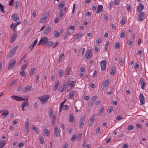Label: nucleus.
I'll use <instances>...</instances> for the list:
<instances>
[{
	"mask_svg": "<svg viewBox=\"0 0 148 148\" xmlns=\"http://www.w3.org/2000/svg\"><path fill=\"white\" fill-rule=\"evenodd\" d=\"M131 8L130 4L127 3L126 5V9L127 11L129 12Z\"/></svg>",
	"mask_w": 148,
	"mask_h": 148,
	"instance_id": "49",
	"label": "nucleus"
},
{
	"mask_svg": "<svg viewBox=\"0 0 148 148\" xmlns=\"http://www.w3.org/2000/svg\"><path fill=\"white\" fill-rule=\"evenodd\" d=\"M14 1V0H10V2L9 3V5L10 6H12L13 4V2Z\"/></svg>",
	"mask_w": 148,
	"mask_h": 148,
	"instance_id": "60",
	"label": "nucleus"
},
{
	"mask_svg": "<svg viewBox=\"0 0 148 148\" xmlns=\"http://www.w3.org/2000/svg\"><path fill=\"white\" fill-rule=\"evenodd\" d=\"M36 69L35 67H33L31 69L30 72V74L31 75H32L34 74V71Z\"/></svg>",
	"mask_w": 148,
	"mask_h": 148,
	"instance_id": "51",
	"label": "nucleus"
},
{
	"mask_svg": "<svg viewBox=\"0 0 148 148\" xmlns=\"http://www.w3.org/2000/svg\"><path fill=\"white\" fill-rule=\"evenodd\" d=\"M81 137L82 134L80 133L77 135V137H76V138L78 140H79L81 139Z\"/></svg>",
	"mask_w": 148,
	"mask_h": 148,
	"instance_id": "53",
	"label": "nucleus"
},
{
	"mask_svg": "<svg viewBox=\"0 0 148 148\" xmlns=\"http://www.w3.org/2000/svg\"><path fill=\"white\" fill-rule=\"evenodd\" d=\"M109 83V80H106L102 83V90L104 91L106 90L108 87V86Z\"/></svg>",
	"mask_w": 148,
	"mask_h": 148,
	"instance_id": "5",
	"label": "nucleus"
},
{
	"mask_svg": "<svg viewBox=\"0 0 148 148\" xmlns=\"http://www.w3.org/2000/svg\"><path fill=\"white\" fill-rule=\"evenodd\" d=\"M66 100V99H65L64 100L63 102H62L61 103L60 107V112H61V111L62 110V108L64 106V103H65V102Z\"/></svg>",
	"mask_w": 148,
	"mask_h": 148,
	"instance_id": "36",
	"label": "nucleus"
},
{
	"mask_svg": "<svg viewBox=\"0 0 148 148\" xmlns=\"http://www.w3.org/2000/svg\"><path fill=\"white\" fill-rule=\"evenodd\" d=\"M116 71V67L115 66H112L110 69V73L111 75H113L115 74Z\"/></svg>",
	"mask_w": 148,
	"mask_h": 148,
	"instance_id": "17",
	"label": "nucleus"
},
{
	"mask_svg": "<svg viewBox=\"0 0 148 148\" xmlns=\"http://www.w3.org/2000/svg\"><path fill=\"white\" fill-rule=\"evenodd\" d=\"M17 48L18 46H16L11 50L7 56V59H10L14 55Z\"/></svg>",
	"mask_w": 148,
	"mask_h": 148,
	"instance_id": "2",
	"label": "nucleus"
},
{
	"mask_svg": "<svg viewBox=\"0 0 148 148\" xmlns=\"http://www.w3.org/2000/svg\"><path fill=\"white\" fill-rule=\"evenodd\" d=\"M127 129L128 130H131L134 129V127L133 125H130L128 126Z\"/></svg>",
	"mask_w": 148,
	"mask_h": 148,
	"instance_id": "45",
	"label": "nucleus"
},
{
	"mask_svg": "<svg viewBox=\"0 0 148 148\" xmlns=\"http://www.w3.org/2000/svg\"><path fill=\"white\" fill-rule=\"evenodd\" d=\"M3 112L1 115V116L3 118L8 115L9 114V112L8 111L6 110H5V111L3 110Z\"/></svg>",
	"mask_w": 148,
	"mask_h": 148,
	"instance_id": "22",
	"label": "nucleus"
},
{
	"mask_svg": "<svg viewBox=\"0 0 148 148\" xmlns=\"http://www.w3.org/2000/svg\"><path fill=\"white\" fill-rule=\"evenodd\" d=\"M11 98L17 101H25V99L23 98L16 95H12L11 96Z\"/></svg>",
	"mask_w": 148,
	"mask_h": 148,
	"instance_id": "9",
	"label": "nucleus"
},
{
	"mask_svg": "<svg viewBox=\"0 0 148 148\" xmlns=\"http://www.w3.org/2000/svg\"><path fill=\"white\" fill-rule=\"evenodd\" d=\"M33 130L35 131L37 134H38V131L37 128L35 127H33Z\"/></svg>",
	"mask_w": 148,
	"mask_h": 148,
	"instance_id": "58",
	"label": "nucleus"
},
{
	"mask_svg": "<svg viewBox=\"0 0 148 148\" xmlns=\"http://www.w3.org/2000/svg\"><path fill=\"white\" fill-rule=\"evenodd\" d=\"M144 8V5L141 3H140L137 10V12H140Z\"/></svg>",
	"mask_w": 148,
	"mask_h": 148,
	"instance_id": "15",
	"label": "nucleus"
},
{
	"mask_svg": "<svg viewBox=\"0 0 148 148\" xmlns=\"http://www.w3.org/2000/svg\"><path fill=\"white\" fill-rule=\"evenodd\" d=\"M103 18L104 19L106 20L107 21L108 20V14H105L103 16Z\"/></svg>",
	"mask_w": 148,
	"mask_h": 148,
	"instance_id": "52",
	"label": "nucleus"
},
{
	"mask_svg": "<svg viewBox=\"0 0 148 148\" xmlns=\"http://www.w3.org/2000/svg\"><path fill=\"white\" fill-rule=\"evenodd\" d=\"M53 34L54 36L56 38L60 36V34L58 31H55Z\"/></svg>",
	"mask_w": 148,
	"mask_h": 148,
	"instance_id": "33",
	"label": "nucleus"
},
{
	"mask_svg": "<svg viewBox=\"0 0 148 148\" xmlns=\"http://www.w3.org/2000/svg\"><path fill=\"white\" fill-rule=\"evenodd\" d=\"M123 119V117L119 115L116 118V119L118 121L119 120L121 119Z\"/></svg>",
	"mask_w": 148,
	"mask_h": 148,
	"instance_id": "61",
	"label": "nucleus"
},
{
	"mask_svg": "<svg viewBox=\"0 0 148 148\" xmlns=\"http://www.w3.org/2000/svg\"><path fill=\"white\" fill-rule=\"evenodd\" d=\"M101 42V38H97L96 40V44L98 45L99 43H100Z\"/></svg>",
	"mask_w": 148,
	"mask_h": 148,
	"instance_id": "41",
	"label": "nucleus"
},
{
	"mask_svg": "<svg viewBox=\"0 0 148 148\" xmlns=\"http://www.w3.org/2000/svg\"><path fill=\"white\" fill-rule=\"evenodd\" d=\"M59 75L60 77H61L63 76V71L62 70H61L59 72Z\"/></svg>",
	"mask_w": 148,
	"mask_h": 148,
	"instance_id": "56",
	"label": "nucleus"
},
{
	"mask_svg": "<svg viewBox=\"0 0 148 148\" xmlns=\"http://www.w3.org/2000/svg\"><path fill=\"white\" fill-rule=\"evenodd\" d=\"M16 60H13L10 61L8 64V70H11L13 69L16 64Z\"/></svg>",
	"mask_w": 148,
	"mask_h": 148,
	"instance_id": "3",
	"label": "nucleus"
},
{
	"mask_svg": "<svg viewBox=\"0 0 148 148\" xmlns=\"http://www.w3.org/2000/svg\"><path fill=\"white\" fill-rule=\"evenodd\" d=\"M95 114H93L92 115L93 117H91L90 120V122L93 123V122L95 120V118L94 117L95 116Z\"/></svg>",
	"mask_w": 148,
	"mask_h": 148,
	"instance_id": "55",
	"label": "nucleus"
},
{
	"mask_svg": "<svg viewBox=\"0 0 148 148\" xmlns=\"http://www.w3.org/2000/svg\"><path fill=\"white\" fill-rule=\"evenodd\" d=\"M44 129L45 134H46V136H48L49 134V131L48 130H47L46 127H44Z\"/></svg>",
	"mask_w": 148,
	"mask_h": 148,
	"instance_id": "38",
	"label": "nucleus"
},
{
	"mask_svg": "<svg viewBox=\"0 0 148 148\" xmlns=\"http://www.w3.org/2000/svg\"><path fill=\"white\" fill-rule=\"evenodd\" d=\"M24 145V143L23 142L20 143L18 145L19 147L21 148Z\"/></svg>",
	"mask_w": 148,
	"mask_h": 148,
	"instance_id": "64",
	"label": "nucleus"
},
{
	"mask_svg": "<svg viewBox=\"0 0 148 148\" xmlns=\"http://www.w3.org/2000/svg\"><path fill=\"white\" fill-rule=\"evenodd\" d=\"M125 31L124 30H122L120 35V37L122 38H123L125 37Z\"/></svg>",
	"mask_w": 148,
	"mask_h": 148,
	"instance_id": "30",
	"label": "nucleus"
},
{
	"mask_svg": "<svg viewBox=\"0 0 148 148\" xmlns=\"http://www.w3.org/2000/svg\"><path fill=\"white\" fill-rule=\"evenodd\" d=\"M48 40V39L47 37H44L42 38L40 41L39 42L38 44L37 45H43L47 43Z\"/></svg>",
	"mask_w": 148,
	"mask_h": 148,
	"instance_id": "4",
	"label": "nucleus"
},
{
	"mask_svg": "<svg viewBox=\"0 0 148 148\" xmlns=\"http://www.w3.org/2000/svg\"><path fill=\"white\" fill-rule=\"evenodd\" d=\"M92 55V51L90 49L87 50L85 55V57L87 59H89Z\"/></svg>",
	"mask_w": 148,
	"mask_h": 148,
	"instance_id": "7",
	"label": "nucleus"
},
{
	"mask_svg": "<svg viewBox=\"0 0 148 148\" xmlns=\"http://www.w3.org/2000/svg\"><path fill=\"white\" fill-rule=\"evenodd\" d=\"M113 110V108L112 106H109L108 107V113H110Z\"/></svg>",
	"mask_w": 148,
	"mask_h": 148,
	"instance_id": "46",
	"label": "nucleus"
},
{
	"mask_svg": "<svg viewBox=\"0 0 148 148\" xmlns=\"http://www.w3.org/2000/svg\"><path fill=\"white\" fill-rule=\"evenodd\" d=\"M97 97V96H94L92 97L90 101V103L88 104L89 108H91L92 107V106L94 104L96 101Z\"/></svg>",
	"mask_w": 148,
	"mask_h": 148,
	"instance_id": "8",
	"label": "nucleus"
},
{
	"mask_svg": "<svg viewBox=\"0 0 148 148\" xmlns=\"http://www.w3.org/2000/svg\"><path fill=\"white\" fill-rule=\"evenodd\" d=\"M58 84H59V82H57L55 83L54 87V90L56 91L58 89Z\"/></svg>",
	"mask_w": 148,
	"mask_h": 148,
	"instance_id": "40",
	"label": "nucleus"
},
{
	"mask_svg": "<svg viewBox=\"0 0 148 148\" xmlns=\"http://www.w3.org/2000/svg\"><path fill=\"white\" fill-rule=\"evenodd\" d=\"M28 97L27 98H26L25 99V101L22 104L21 106L23 107L27 106H28L29 103L28 102Z\"/></svg>",
	"mask_w": 148,
	"mask_h": 148,
	"instance_id": "25",
	"label": "nucleus"
},
{
	"mask_svg": "<svg viewBox=\"0 0 148 148\" xmlns=\"http://www.w3.org/2000/svg\"><path fill=\"white\" fill-rule=\"evenodd\" d=\"M48 46H50L53 45L54 42L52 41H48L47 43Z\"/></svg>",
	"mask_w": 148,
	"mask_h": 148,
	"instance_id": "43",
	"label": "nucleus"
},
{
	"mask_svg": "<svg viewBox=\"0 0 148 148\" xmlns=\"http://www.w3.org/2000/svg\"><path fill=\"white\" fill-rule=\"evenodd\" d=\"M66 12V8L65 7L64 8V9H62L61 10L59 14V17L62 18L64 16V12Z\"/></svg>",
	"mask_w": 148,
	"mask_h": 148,
	"instance_id": "11",
	"label": "nucleus"
},
{
	"mask_svg": "<svg viewBox=\"0 0 148 148\" xmlns=\"http://www.w3.org/2000/svg\"><path fill=\"white\" fill-rule=\"evenodd\" d=\"M49 16V15L48 14H44L43 16V17L40 19V23H43L45 21H46V19H47Z\"/></svg>",
	"mask_w": 148,
	"mask_h": 148,
	"instance_id": "14",
	"label": "nucleus"
},
{
	"mask_svg": "<svg viewBox=\"0 0 148 148\" xmlns=\"http://www.w3.org/2000/svg\"><path fill=\"white\" fill-rule=\"evenodd\" d=\"M104 109V107L103 106L99 110L97 114V115H100L103 112Z\"/></svg>",
	"mask_w": 148,
	"mask_h": 148,
	"instance_id": "32",
	"label": "nucleus"
},
{
	"mask_svg": "<svg viewBox=\"0 0 148 148\" xmlns=\"http://www.w3.org/2000/svg\"><path fill=\"white\" fill-rule=\"evenodd\" d=\"M65 5V2L64 1H62L60 3L58 7V9H60L61 8L63 7Z\"/></svg>",
	"mask_w": 148,
	"mask_h": 148,
	"instance_id": "29",
	"label": "nucleus"
},
{
	"mask_svg": "<svg viewBox=\"0 0 148 148\" xmlns=\"http://www.w3.org/2000/svg\"><path fill=\"white\" fill-rule=\"evenodd\" d=\"M103 9V6L101 5H98L97 7V10L96 13L97 14L100 12Z\"/></svg>",
	"mask_w": 148,
	"mask_h": 148,
	"instance_id": "26",
	"label": "nucleus"
},
{
	"mask_svg": "<svg viewBox=\"0 0 148 148\" xmlns=\"http://www.w3.org/2000/svg\"><path fill=\"white\" fill-rule=\"evenodd\" d=\"M74 118V116L73 114H71L69 116V121L71 122H72L73 121V119Z\"/></svg>",
	"mask_w": 148,
	"mask_h": 148,
	"instance_id": "39",
	"label": "nucleus"
},
{
	"mask_svg": "<svg viewBox=\"0 0 148 148\" xmlns=\"http://www.w3.org/2000/svg\"><path fill=\"white\" fill-rule=\"evenodd\" d=\"M101 69L102 70H104L106 67V62L105 61H102L101 62Z\"/></svg>",
	"mask_w": 148,
	"mask_h": 148,
	"instance_id": "19",
	"label": "nucleus"
},
{
	"mask_svg": "<svg viewBox=\"0 0 148 148\" xmlns=\"http://www.w3.org/2000/svg\"><path fill=\"white\" fill-rule=\"evenodd\" d=\"M75 92L74 91H72L71 92H70L69 94V98L71 99L74 96Z\"/></svg>",
	"mask_w": 148,
	"mask_h": 148,
	"instance_id": "34",
	"label": "nucleus"
},
{
	"mask_svg": "<svg viewBox=\"0 0 148 148\" xmlns=\"http://www.w3.org/2000/svg\"><path fill=\"white\" fill-rule=\"evenodd\" d=\"M83 36V34L81 33H79L77 34H75L74 35V37L76 36V37L75 38V39H79Z\"/></svg>",
	"mask_w": 148,
	"mask_h": 148,
	"instance_id": "24",
	"label": "nucleus"
},
{
	"mask_svg": "<svg viewBox=\"0 0 148 148\" xmlns=\"http://www.w3.org/2000/svg\"><path fill=\"white\" fill-rule=\"evenodd\" d=\"M69 85H71V87H73L74 86V81H72L70 82V83L69 84Z\"/></svg>",
	"mask_w": 148,
	"mask_h": 148,
	"instance_id": "62",
	"label": "nucleus"
},
{
	"mask_svg": "<svg viewBox=\"0 0 148 148\" xmlns=\"http://www.w3.org/2000/svg\"><path fill=\"white\" fill-rule=\"evenodd\" d=\"M67 86V84H64L63 85V87H62L61 89H60V88H59L58 90L60 92H63L64 89H66Z\"/></svg>",
	"mask_w": 148,
	"mask_h": 148,
	"instance_id": "28",
	"label": "nucleus"
},
{
	"mask_svg": "<svg viewBox=\"0 0 148 148\" xmlns=\"http://www.w3.org/2000/svg\"><path fill=\"white\" fill-rule=\"evenodd\" d=\"M5 142L4 140L0 141V148H2L5 145Z\"/></svg>",
	"mask_w": 148,
	"mask_h": 148,
	"instance_id": "35",
	"label": "nucleus"
},
{
	"mask_svg": "<svg viewBox=\"0 0 148 148\" xmlns=\"http://www.w3.org/2000/svg\"><path fill=\"white\" fill-rule=\"evenodd\" d=\"M54 136L55 137H58L59 136L60 134L59 130L57 127H56L54 129Z\"/></svg>",
	"mask_w": 148,
	"mask_h": 148,
	"instance_id": "18",
	"label": "nucleus"
},
{
	"mask_svg": "<svg viewBox=\"0 0 148 148\" xmlns=\"http://www.w3.org/2000/svg\"><path fill=\"white\" fill-rule=\"evenodd\" d=\"M17 34L16 33H15L12 34L11 37L10 38V42L11 43H13L14 42L16 39L17 38Z\"/></svg>",
	"mask_w": 148,
	"mask_h": 148,
	"instance_id": "12",
	"label": "nucleus"
},
{
	"mask_svg": "<svg viewBox=\"0 0 148 148\" xmlns=\"http://www.w3.org/2000/svg\"><path fill=\"white\" fill-rule=\"evenodd\" d=\"M146 15L143 12H140L138 15V19L140 21L143 20L145 18Z\"/></svg>",
	"mask_w": 148,
	"mask_h": 148,
	"instance_id": "6",
	"label": "nucleus"
},
{
	"mask_svg": "<svg viewBox=\"0 0 148 148\" xmlns=\"http://www.w3.org/2000/svg\"><path fill=\"white\" fill-rule=\"evenodd\" d=\"M51 29V27L50 26H48L45 28L43 32L44 35H45L47 34Z\"/></svg>",
	"mask_w": 148,
	"mask_h": 148,
	"instance_id": "21",
	"label": "nucleus"
},
{
	"mask_svg": "<svg viewBox=\"0 0 148 148\" xmlns=\"http://www.w3.org/2000/svg\"><path fill=\"white\" fill-rule=\"evenodd\" d=\"M33 89L32 87L30 86H27L24 87L22 90L23 92H27Z\"/></svg>",
	"mask_w": 148,
	"mask_h": 148,
	"instance_id": "13",
	"label": "nucleus"
},
{
	"mask_svg": "<svg viewBox=\"0 0 148 148\" xmlns=\"http://www.w3.org/2000/svg\"><path fill=\"white\" fill-rule=\"evenodd\" d=\"M19 5V2L18 1H16L14 3V6L16 8H18Z\"/></svg>",
	"mask_w": 148,
	"mask_h": 148,
	"instance_id": "48",
	"label": "nucleus"
},
{
	"mask_svg": "<svg viewBox=\"0 0 148 148\" xmlns=\"http://www.w3.org/2000/svg\"><path fill=\"white\" fill-rule=\"evenodd\" d=\"M20 74L23 77L25 76L26 75L25 72L23 70L20 72Z\"/></svg>",
	"mask_w": 148,
	"mask_h": 148,
	"instance_id": "47",
	"label": "nucleus"
},
{
	"mask_svg": "<svg viewBox=\"0 0 148 148\" xmlns=\"http://www.w3.org/2000/svg\"><path fill=\"white\" fill-rule=\"evenodd\" d=\"M139 97L141 105L144 104L145 102V99L143 95L142 94L140 93L139 96Z\"/></svg>",
	"mask_w": 148,
	"mask_h": 148,
	"instance_id": "10",
	"label": "nucleus"
},
{
	"mask_svg": "<svg viewBox=\"0 0 148 148\" xmlns=\"http://www.w3.org/2000/svg\"><path fill=\"white\" fill-rule=\"evenodd\" d=\"M127 19L126 17H123L122 18L121 22V25H123L125 24L126 21Z\"/></svg>",
	"mask_w": 148,
	"mask_h": 148,
	"instance_id": "31",
	"label": "nucleus"
},
{
	"mask_svg": "<svg viewBox=\"0 0 148 148\" xmlns=\"http://www.w3.org/2000/svg\"><path fill=\"white\" fill-rule=\"evenodd\" d=\"M85 51V48H83L81 49L79 51L78 55L79 56L82 57Z\"/></svg>",
	"mask_w": 148,
	"mask_h": 148,
	"instance_id": "20",
	"label": "nucleus"
},
{
	"mask_svg": "<svg viewBox=\"0 0 148 148\" xmlns=\"http://www.w3.org/2000/svg\"><path fill=\"white\" fill-rule=\"evenodd\" d=\"M25 125L26 130H29V124L28 121H26Z\"/></svg>",
	"mask_w": 148,
	"mask_h": 148,
	"instance_id": "37",
	"label": "nucleus"
},
{
	"mask_svg": "<svg viewBox=\"0 0 148 148\" xmlns=\"http://www.w3.org/2000/svg\"><path fill=\"white\" fill-rule=\"evenodd\" d=\"M50 97V96L49 95H47L38 97V98L42 103H45Z\"/></svg>",
	"mask_w": 148,
	"mask_h": 148,
	"instance_id": "1",
	"label": "nucleus"
},
{
	"mask_svg": "<svg viewBox=\"0 0 148 148\" xmlns=\"http://www.w3.org/2000/svg\"><path fill=\"white\" fill-rule=\"evenodd\" d=\"M70 71V67H68L66 69V74L67 75H69V73Z\"/></svg>",
	"mask_w": 148,
	"mask_h": 148,
	"instance_id": "54",
	"label": "nucleus"
},
{
	"mask_svg": "<svg viewBox=\"0 0 148 148\" xmlns=\"http://www.w3.org/2000/svg\"><path fill=\"white\" fill-rule=\"evenodd\" d=\"M70 33L71 32H70L69 29H67L66 35V36H69L70 35Z\"/></svg>",
	"mask_w": 148,
	"mask_h": 148,
	"instance_id": "63",
	"label": "nucleus"
},
{
	"mask_svg": "<svg viewBox=\"0 0 148 148\" xmlns=\"http://www.w3.org/2000/svg\"><path fill=\"white\" fill-rule=\"evenodd\" d=\"M12 18L13 20L15 21H16L18 20H19V18L18 16L15 14H14L12 16Z\"/></svg>",
	"mask_w": 148,
	"mask_h": 148,
	"instance_id": "27",
	"label": "nucleus"
},
{
	"mask_svg": "<svg viewBox=\"0 0 148 148\" xmlns=\"http://www.w3.org/2000/svg\"><path fill=\"white\" fill-rule=\"evenodd\" d=\"M120 47V44L119 42L116 43L115 44L114 47L116 49H119V48Z\"/></svg>",
	"mask_w": 148,
	"mask_h": 148,
	"instance_id": "50",
	"label": "nucleus"
},
{
	"mask_svg": "<svg viewBox=\"0 0 148 148\" xmlns=\"http://www.w3.org/2000/svg\"><path fill=\"white\" fill-rule=\"evenodd\" d=\"M139 82L140 85H141V88L143 89H144L146 84L144 79L143 78H141Z\"/></svg>",
	"mask_w": 148,
	"mask_h": 148,
	"instance_id": "16",
	"label": "nucleus"
},
{
	"mask_svg": "<svg viewBox=\"0 0 148 148\" xmlns=\"http://www.w3.org/2000/svg\"><path fill=\"white\" fill-rule=\"evenodd\" d=\"M0 9L2 13H3L4 12V6H3L1 3H0Z\"/></svg>",
	"mask_w": 148,
	"mask_h": 148,
	"instance_id": "42",
	"label": "nucleus"
},
{
	"mask_svg": "<svg viewBox=\"0 0 148 148\" xmlns=\"http://www.w3.org/2000/svg\"><path fill=\"white\" fill-rule=\"evenodd\" d=\"M38 41V40L37 39L36 40L34 43L33 44H32V49L33 47L36 44Z\"/></svg>",
	"mask_w": 148,
	"mask_h": 148,
	"instance_id": "59",
	"label": "nucleus"
},
{
	"mask_svg": "<svg viewBox=\"0 0 148 148\" xmlns=\"http://www.w3.org/2000/svg\"><path fill=\"white\" fill-rule=\"evenodd\" d=\"M84 119L83 118H81L79 121V127L80 129H81L82 126L84 125Z\"/></svg>",
	"mask_w": 148,
	"mask_h": 148,
	"instance_id": "23",
	"label": "nucleus"
},
{
	"mask_svg": "<svg viewBox=\"0 0 148 148\" xmlns=\"http://www.w3.org/2000/svg\"><path fill=\"white\" fill-rule=\"evenodd\" d=\"M26 56V54H25L20 59L19 63H18V65L19 64H21L22 62L23 61V59H24V58H25Z\"/></svg>",
	"mask_w": 148,
	"mask_h": 148,
	"instance_id": "57",
	"label": "nucleus"
},
{
	"mask_svg": "<svg viewBox=\"0 0 148 148\" xmlns=\"http://www.w3.org/2000/svg\"><path fill=\"white\" fill-rule=\"evenodd\" d=\"M64 56V53H62L61 55H60L59 57V59L58 60V61L59 62H61L62 60V58Z\"/></svg>",
	"mask_w": 148,
	"mask_h": 148,
	"instance_id": "44",
	"label": "nucleus"
}]
</instances>
